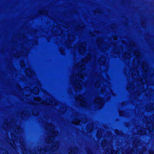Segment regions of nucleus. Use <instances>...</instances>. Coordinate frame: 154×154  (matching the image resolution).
<instances>
[{
  "mask_svg": "<svg viewBox=\"0 0 154 154\" xmlns=\"http://www.w3.org/2000/svg\"><path fill=\"white\" fill-rule=\"evenodd\" d=\"M115 133L117 135H122V134L121 133V132H119L117 130H115Z\"/></svg>",
  "mask_w": 154,
  "mask_h": 154,
  "instance_id": "obj_11",
  "label": "nucleus"
},
{
  "mask_svg": "<svg viewBox=\"0 0 154 154\" xmlns=\"http://www.w3.org/2000/svg\"><path fill=\"white\" fill-rule=\"evenodd\" d=\"M30 104H31V105H33V104H32V103H30Z\"/></svg>",
  "mask_w": 154,
  "mask_h": 154,
  "instance_id": "obj_20",
  "label": "nucleus"
},
{
  "mask_svg": "<svg viewBox=\"0 0 154 154\" xmlns=\"http://www.w3.org/2000/svg\"><path fill=\"white\" fill-rule=\"evenodd\" d=\"M41 104L42 105H43V106H44L45 105H48V104H44V102H42L41 103Z\"/></svg>",
  "mask_w": 154,
  "mask_h": 154,
  "instance_id": "obj_15",
  "label": "nucleus"
},
{
  "mask_svg": "<svg viewBox=\"0 0 154 154\" xmlns=\"http://www.w3.org/2000/svg\"><path fill=\"white\" fill-rule=\"evenodd\" d=\"M94 128L93 124L92 123H88L87 127V131L88 132L91 133Z\"/></svg>",
  "mask_w": 154,
  "mask_h": 154,
  "instance_id": "obj_9",
  "label": "nucleus"
},
{
  "mask_svg": "<svg viewBox=\"0 0 154 154\" xmlns=\"http://www.w3.org/2000/svg\"><path fill=\"white\" fill-rule=\"evenodd\" d=\"M149 153L150 154H154V151L152 150H149Z\"/></svg>",
  "mask_w": 154,
  "mask_h": 154,
  "instance_id": "obj_13",
  "label": "nucleus"
},
{
  "mask_svg": "<svg viewBox=\"0 0 154 154\" xmlns=\"http://www.w3.org/2000/svg\"><path fill=\"white\" fill-rule=\"evenodd\" d=\"M74 118L72 121V123L74 124L75 125H79L81 123V122L84 124H85L88 121L86 119H82V121H81L80 120H79L76 117V116H74Z\"/></svg>",
  "mask_w": 154,
  "mask_h": 154,
  "instance_id": "obj_7",
  "label": "nucleus"
},
{
  "mask_svg": "<svg viewBox=\"0 0 154 154\" xmlns=\"http://www.w3.org/2000/svg\"><path fill=\"white\" fill-rule=\"evenodd\" d=\"M145 123L146 124V128H143L140 126H137L134 128L133 130V133L135 134L143 135L147 134V131L148 133L152 135L153 133L154 126V116H144Z\"/></svg>",
  "mask_w": 154,
  "mask_h": 154,
  "instance_id": "obj_3",
  "label": "nucleus"
},
{
  "mask_svg": "<svg viewBox=\"0 0 154 154\" xmlns=\"http://www.w3.org/2000/svg\"><path fill=\"white\" fill-rule=\"evenodd\" d=\"M2 145L3 144L2 142L0 141V148L2 147Z\"/></svg>",
  "mask_w": 154,
  "mask_h": 154,
  "instance_id": "obj_16",
  "label": "nucleus"
},
{
  "mask_svg": "<svg viewBox=\"0 0 154 154\" xmlns=\"http://www.w3.org/2000/svg\"><path fill=\"white\" fill-rule=\"evenodd\" d=\"M129 124L128 123H127L126 124V126L127 127H128V126H129Z\"/></svg>",
  "mask_w": 154,
  "mask_h": 154,
  "instance_id": "obj_18",
  "label": "nucleus"
},
{
  "mask_svg": "<svg viewBox=\"0 0 154 154\" xmlns=\"http://www.w3.org/2000/svg\"><path fill=\"white\" fill-rule=\"evenodd\" d=\"M16 120L11 119L9 122L7 119L4 120V123L2 126V128L6 132L11 131V140L8 136H7L5 139L6 141L14 149L16 148V144L19 142L21 145V149L23 154H26L28 151L25 146V143L23 139L22 133L21 129H20V126L16 125Z\"/></svg>",
  "mask_w": 154,
  "mask_h": 154,
  "instance_id": "obj_1",
  "label": "nucleus"
},
{
  "mask_svg": "<svg viewBox=\"0 0 154 154\" xmlns=\"http://www.w3.org/2000/svg\"><path fill=\"white\" fill-rule=\"evenodd\" d=\"M86 151L88 154H93L91 151V150L90 149H86Z\"/></svg>",
  "mask_w": 154,
  "mask_h": 154,
  "instance_id": "obj_12",
  "label": "nucleus"
},
{
  "mask_svg": "<svg viewBox=\"0 0 154 154\" xmlns=\"http://www.w3.org/2000/svg\"><path fill=\"white\" fill-rule=\"evenodd\" d=\"M102 130L100 129L98 130L97 131V136L99 139L100 138L101 136L102 135L103 133V132L102 133Z\"/></svg>",
  "mask_w": 154,
  "mask_h": 154,
  "instance_id": "obj_10",
  "label": "nucleus"
},
{
  "mask_svg": "<svg viewBox=\"0 0 154 154\" xmlns=\"http://www.w3.org/2000/svg\"><path fill=\"white\" fill-rule=\"evenodd\" d=\"M106 134L105 135L104 139L102 140L101 146L104 148L105 149L104 154H144L146 150L145 148H143L142 151L140 149V143L138 139H136L133 142V148L132 149H129L124 151L122 148L118 149L116 153L113 149L111 143L112 140L114 139V136L112 137L111 132L110 131L106 130Z\"/></svg>",
  "mask_w": 154,
  "mask_h": 154,
  "instance_id": "obj_2",
  "label": "nucleus"
},
{
  "mask_svg": "<svg viewBox=\"0 0 154 154\" xmlns=\"http://www.w3.org/2000/svg\"><path fill=\"white\" fill-rule=\"evenodd\" d=\"M78 151L77 147H75L74 148H71V149H69L67 150V152L69 154H76Z\"/></svg>",
  "mask_w": 154,
  "mask_h": 154,
  "instance_id": "obj_8",
  "label": "nucleus"
},
{
  "mask_svg": "<svg viewBox=\"0 0 154 154\" xmlns=\"http://www.w3.org/2000/svg\"><path fill=\"white\" fill-rule=\"evenodd\" d=\"M83 104L82 103H80V105L82 106V105Z\"/></svg>",
  "mask_w": 154,
  "mask_h": 154,
  "instance_id": "obj_19",
  "label": "nucleus"
},
{
  "mask_svg": "<svg viewBox=\"0 0 154 154\" xmlns=\"http://www.w3.org/2000/svg\"><path fill=\"white\" fill-rule=\"evenodd\" d=\"M49 117L43 116L41 121L42 124L44 125L45 129L49 131L47 133V135L49 136L46 138L45 142L50 144L53 142L54 139V137L59 135V133L57 131H54V126L52 124L48 123Z\"/></svg>",
  "mask_w": 154,
  "mask_h": 154,
  "instance_id": "obj_4",
  "label": "nucleus"
},
{
  "mask_svg": "<svg viewBox=\"0 0 154 154\" xmlns=\"http://www.w3.org/2000/svg\"><path fill=\"white\" fill-rule=\"evenodd\" d=\"M3 153H2V154H9L8 152L6 151H4L3 152Z\"/></svg>",
  "mask_w": 154,
  "mask_h": 154,
  "instance_id": "obj_14",
  "label": "nucleus"
},
{
  "mask_svg": "<svg viewBox=\"0 0 154 154\" xmlns=\"http://www.w3.org/2000/svg\"><path fill=\"white\" fill-rule=\"evenodd\" d=\"M20 116L21 117H21V119H23L25 117H26V116Z\"/></svg>",
  "mask_w": 154,
  "mask_h": 154,
  "instance_id": "obj_17",
  "label": "nucleus"
},
{
  "mask_svg": "<svg viewBox=\"0 0 154 154\" xmlns=\"http://www.w3.org/2000/svg\"><path fill=\"white\" fill-rule=\"evenodd\" d=\"M98 101H94V108L100 109L103 106L104 103V101L103 98L98 99Z\"/></svg>",
  "mask_w": 154,
  "mask_h": 154,
  "instance_id": "obj_6",
  "label": "nucleus"
},
{
  "mask_svg": "<svg viewBox=\"0 0 154 154\" xmlns=\"http://www.w3.org/2000/svg\"><path fill=\"white\" fill-rule=\"evenodd\" d=\"M59 143L57 142L52 144L51 146L49 145L47 147H41L39 150L38 147H35L34 149V152H32V151L29 152L30 154H45L46 152L48 151H51V152L50 154H56L55 152L58 148Z\"/></svg>",
  "mask_w": 154,
  "mask_h": 154,
  "instance_id": "obj_5",
  "label": "nucleus"
}]
</instances>
